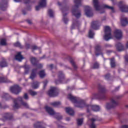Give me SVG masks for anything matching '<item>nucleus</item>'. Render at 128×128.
Masks as SVG:
<instances>
[{"label": "nucleus", "mask_w": 128, "mask_h": 128, "mask_svg": "<svg viewBox=\"0 0 128 128\" xmlns=\"http://www.w3.org/2000/svg\"><path fill=\"white\" fill-rule=\"evenodd\" d=\"M68 98L70 100L73 104H74L76 108H86L87 112H90V108L94 110V112H100V108L97 105H90L86 104L84 100L80 99V98L72 96V94H70L68 96Z\"/></svg>", "instance_id": "nucleus-1"}, {"label": "nucleus", "mask_w": 128, "mask_h": 128, "mask_svg": "<svg viewBox=\"0 0 128 128\" xmlns=\"http://www.w3.org/2000/svg\"><path fill=\"white\" fill-rule=\"evenodd\" d=\"M74 4H75V5L72 6V14L76 18H80L82 14L80 10H78V8L82 6V0H74Z\"/></svg>", "instance_id": "nucleus-2"}, {"label": "nucleus", "mask_w": 128, "mask_h": 128, "mask_svg": "<svg viewBox=\"0 0 128 128\" xmlns=\"http://www.w3.org/2000/svg\"><path fill=\"white\" fill-rule=\"evenodd\" d=\"M98 93L94 94V98L98 100H106V87L99 84L98 86Z\"/></svg>", "instance_id": "nucleus-3"}, {"label": "nucleus", "mask_w": 128, "mask_h": 128, "mask_svg": "<svg viewBox=\"0 0 128 128\" xmlns=\"http://www.w3.org/2000/svg\"><path fill=\"white\" fill-rule=\"evenodd\" d=\"M20 102L22 104V106H23L26 108H29L28 103L22 100V97H18V98L14 100V108H16V110L20 108Z\"/></svg>", "instance_id": "nucleus-4"}, {"label": "nucleus", "mask_w": 128, "mask_h": 128, "mask_svg": "<svg viewBox=\"0 0 128 128\" xmlns=\"http://www.w3.org/2000/svg\"><path fill=\"white\" fill-rule=\"evenodd\" d=\"M45 110L50 116H54V118H56L57 120H60L62 118V116H60L59 113H56L52 108L49 107L48 106H46L45 107Z\"/></svg>", "instance_id": "nucleus-5"}, {"label": "nucleus", "mask_w": 128, "mask_h": 128, "mask_svg": "<svg viewBox=\"0 0 128 128\" xmlns=\"http://www.w3.org/2000/svg\"><path fill=\"white\" fill-rule=\"evenodd\" d=\"M120 98V96H115L110 99V103H108L106 105V108L107 110H110L116 108V106L118 105V102L116 101V100Z\"/></svg>", "instance_id": "nucleus-6"}, {"label": "nucleus", "mask_w": 128, "mask_h": 128, "mask_svg": "<svg viewBox=\"0 0 128 128\" xmlns=\"http://www.w3.org/2000/svg\"><path fill=\"white\" fill-rule=\"evenodd\" d=\"M70 80H66L64 78V74L62 72L60 71L58 74V80H55V84H67L68 81Z\"/></svg>", "instance_id": "nucleus-7"}, {"label": "nucleus", "mask_w": 128, "mask_h": 128, "mask_svg": "<svg viewBox=\"0 0 128 128\" xmlns=\"http://www.w3.org/2000/svg\"><path fill=\"white\" fill-rule=\"evenodd\" d=\"M104 38L105 40H108L112 38V29L108 26H106L104 27Z\"/></svg>", "instance_id": "nucleus-8"}, {"label": "nucleus", "mask_w": 128, "mask_h": 128, "mask_svg": "<svg viewBox=\"0 0 128 128\" xmlns=\"http://www.w3.org/2000/svg\"><path fill=\"white\" fill-rule=\"evenodd\" d=\"M10 92L14 94H18L22 92V88L18 85H14L10 88Z\"/></svg>", "instance_id": "nucleus-9"}, {"label": "nucleus", "mask_w": 128, "mask_h": 128, "mask_svg": "<svg viewBox=\"0 0 128 128\" xmlns=\"http://www.w3.org/2000/svg\"><path fill=\"white\" fill-rule=\"evenodd\" d=\"M58 94V88L56 87H52L48 92V95L51 98H54V96H56Z\"/></svg>", "instance_id": "nucleus-10"}, {"label": "nucleus", "mask_w": 128, "mask_h": 128, "mask_svg": "<svg viewBox=\"0 0 128 128\" xmlns=\"http://www.w3.org/2000/svg\"><path fill=\"white\" fill-rule=\"evenodd\" d=\"M118 6L122 12H128V6L124 4V2L120 1L118 4Z\"/></svg>", "instance_id": "nucleus-11"}, {"label": "nucleus", "mask_w": 128, "mask_h": 128, "mask_svg": "<svg viewBox=\"0 0 128 128\" xmlns=\"http://www.w3.org/2000/svg\"><path fill=\"white\" fill-rule=\"evenodd\" d=\"M85 8V14L86 16L90 18L94 16V13L92 12V8L89 6H84Z\"/></svg>", "instance_id": "nucleus-12"}, {"label": "nucleus", "mask_w": 128, "mask_h": 128, "mask_svg": "<svg viewBox=\"0 0 128 128\" xmlns=\"http://www.w3.org/2000/svg\"><path fill=\"white\" fill-rule=\"evenodd\" d=\"M38 4L36 6V10H40L41 8H46V0H40Z\"/></svg>", "instance_id": "nucleus-13"}, {"label": "nucleus", "mask_w": 128, "mask_h": 128, "mask_svg": "<svg viewBox=\"0 0 128 128\" xmlns=\"http://www.w3.org/2000/svg\"><path fill=\"white\" fill-rule=\"evenodd\" d=\"M61 10L62 11V12L63 14V21L64 24H68V19L66 18V16L68 15V14L65 13L64 14V12H66V10H68V6H65L63 8L61 9Z\"/></svg>", "instance_id": "nucleus-14"}, {"label": "nucleus", "mask_w": 128, "mask_h": 128, "mask_svg": "<svg viewBox=\"0 0 128 128\" xmlns=\"http://www.w3.org/2000/svg\"><path fill=\"white\" fill-rule=\"evenodd\" d=\"M8 8V0H2L0 3V10H6Z\"/></svg>", "instance_id": "nucleus-15"}, {"label": "nucleus", "mask_w": 128, "mask_h": 128, "mask_svg": "<svg viewBox=\"0 0 128 128\" xmlns=\"http://www.w3.org/2000/svg\"><path fill=\"white\" fill-rule=\"evenodd\" d=\"M95 54L97 56H102V47L100 45H97L95 47Z\"/></svg>", "instance_id": "nucleus-16"}, {"label": "nucleus", "mask_w": 128, "mask_h": 128, "mask_svg": "<svg viewBox=\"0 0 128 128\" xmlns=\"http://www.w3.org/2000/svg\"><path fill=\"white\" fill-rule=\"evenodd\" d=\"M114 34L116 40H120L122 38V30H115L114 32Z\"/></svg>", "instance_id": "nucleus-17"}, {"label": "nucleus", "mask_w": 128, "mask_h": 128, "mask_svg": "<svg viewBox=\"0 0 128 128\" xmlns=\"http://www.w3.org/2000/svg\"><path fill=\"white\" fill-rule=\"evenodd\" d=\"M80 26V22L78 20H73L71 30H74L76 28H78Z\"/></svg>", "instance_id": "nucleus-18"}, {"label": "nucleus", "mask_w": 128, "mask_h": 128, "mask_svg": "<svg viewBox=\"0 0 128 128\" xmlns=\"http://www.w3.org/2000/svg\"><path fill=\"white\" fill-rule=\"evenodd\" d=\"M91 28L94 30H99L100 22L98 21H93L91 24Z\"/></svg>", "instance_id": "nucleus-19"}, {"label": "nucleus", "mask_w": 128, "mask_h": 128, "mask_svg": "<svg viewBox=\"0 0 128 128\" xmlns=\"http://www.w3.org/2000/svg\"><path fill=\"white\" fill-rule=\"evenodd\" d=\"M93 4L96 10H100V6L98 4V0H93Z\"/></svg>", "instance_id": "nucleus-20"}, {"label": "nucleus", "mask_w": 128, "mask_h": 128, "mask_svg": "<svg viewBox=\"0 0 128 128\" xmlns=\"http://www.w3.org/2000/svg\"><path fill=\"white\" fill-rule=\"evenodd\" d=\"M66 112L68 114H70V116H74V111L72 108H66Z\"/></svg>", "instance_id": "nucleus-21"}, {"label": "nucleus", "mask_w": 128, "mask_h": 128, "mask_svg": "<svg viewBox=\"0 0 128 128\" xmlns=\"http://www.w3.org/2000/svg\"><path fill=\"white\" fill-rule=\"evenodd\" d=\"M116 48L118 52H122V50H124V48L122 44L120 42H118L116 45Z\"/></svg>", "instance_id": "nucleus-22"}, {"label": "nucleus", "mask_w": 128, "mask_h": 128, "mask_svg": "<svg viewBox=\"0 0 128 128\" xmlns=\"http://www.w3.org/2000/svg\"><path fill=\"white\" fill-rule=\"evenodd\" d=\"M38 70V68L32 69V72L31 73V74L30 76V78L31 80H34L36 76V72Z\"/></svg>", "instance_id": "nucleus-23"}, {"label": "nucleus", "mask_w": 128, "mask_h": 128, "mask_svg": "<svg viewBox=\"0 0 128 128\" xmlns=\"http://www.w3.org/2000/svg\"><path fill=\"white\" fill-rule=\"evenodd\" d=\"M15 58L16 60H18V62H22V60H24V57L22 56V52H18L15 56Z\"/></svg>", "instance_id": "nucleus-24"}, {"label": "nucleus", "mask_w": 128, "mask_h": 128, "mask_svg": "<svg viewBox=\"0 0 128 128\" xmlns=\"http://www.w3.org/2000/svg\"><path fill=\"white\" fill-rule=\"evenodd\" d=\"M14 118V116H12V114L10 113H6L4 116V118H6V120H12Z\"/></svg>", "instance_id": "nucleus-25"}, {"label": "nucleus", "mask_w": 128, "mask_h": 128, "mask_svg": "<svg viewBox=\"0 0 128 128\" xmlns=\"http://www.w3.org/2000/svg\"><path fill=\"white\" fill-rule=\"evenodd\" d=\"M30 62L32 66H38V60L34 57L31 58L30 59Z\"/></svg>", "instance_id": "nucleus-26"}, {"label": "nucleus", "mask_w": 128, "mask_h": 128, "mask_svg": "<svg viewBox=\"0 0 128 128\" xmlns=\"http://www.w3.org/2000/svg\"><path fill=\"white\" fill-rule=\"evenodd\" d=\"M102 8H107V10H111L112 12H114V8L113 6H110L106 4H103Z\"/></svg>", "instance_id": "nucleus-27"}, {"label": "nucleus", "mask_w": 128, "mask_h": 128, "mask_svg": "<svg viewBox=\"0 0 128 128\" xmlns=\"http://www.w3.org/2000/svg\"><path fill=\"white\" fill-rule=\"evenodd\" d=\"M4 82H10L6 77L0 76V84Z\"/></svg>", "instance_id": "nucleus-28"}, {"label": "nucleus", "mask_w": 128, "mask_h": 128, "mask_svg": "<svg viewBox=\"0 0 128 128\" xmlns=\"http://www.w3.org/2000/svg\"><path fill=\"white\" fill-rule=\"evenodd\" d=\"M90 120L91 122V124L90 125V128H96V124H94V122L96 120V119L92 118Z\"/></svg>", "instance_id": "nucleus-29"}, {"label": "nucleus", "mask_w": 128, "mask_h": 128, "mask_svg": "<svg viewBox=\"0 0 128 128\" xmlns=\"http://www.w3.org/2000/svg\"><path fill=\"white\" fill-rule=\"evenodd\" d=\"M38 86H40V83L37 81L33 82L32 84V88L34 90H36V88H38Z\"/></svg>", "instance_id": "nucleus-30"}, {"label": "nucleus", "mask_w": 128, "mask_h": 128, "mask_svg": "<svg viewBox=\"0 0 128 128\" xmlns=\"http://www.w3.org/2000/svg\"><path fill=\"white\" fill-rule=\"evenodd\" d=\"M8 66V63L6 60H3L0 62V68H6Z\"/></svg>", "instance_id": "nucleus-31"}, {"label": "nucleus", "mask_w": 128, "mask_h": 128, "mask_svg": "<svg viewBox=\"0 0 128 128\" xmlns=\"http://www.w3.org/2000/svg\"><path fill=\"white\" fill-rule=\"evenodd\" d=\"M110 64L111 66V68H114L116 67V61L114 60V58H112L110 59Z\"/></svg>", "instance_id": "nucleus-32"}, {"label": "nucleus", "mask_w": 128, "mask_h": 128, "mask_svg": "<svg viewBox=\"0 0 128 128\" xmlns=\"http://www.w3.org/2000/svg\"><path fill=\"white\" fill-rule=\"evenodd\" d=\"M50 104H51V106H53L58 108L62 104V103H60V102H55L50 103Z\"/></svg>", "instance_id": "nucleus-33"}, {"label": "nucleus", "mask_w": 128, "mask_h": 128, "mask_svg": "<svg viewBox=\"0 0 128 128\" xmlns=\"http://www.w3.org/2000/svg\"><path fill=\"white\" fill-rule=\"evenodd\" d=\"M34 128H45L44 127L42 126V124L40 122H37L34 125Z\"/></svg>", "instance_id": "nucleus-34"}, {"label": "nucleus", "mask_w": 128, "mask_h": 128, "mask_svg": "<svg viewBox=\"0 0 128 128\" xmlns=\"http://www.w3.org/2000/svg\"><path fill=\"white\" fill-rule=\"evenodd\" d=\"M2 98H5L6 100H8V99L10 98V96L8 94L4 93V96H2Z\"/></svg>", "instance_id": "nucleus-35"}, {"label": "nucleus", "mask_w": 128, "mask_h": 128, "mask_svg": "<svg viewBox=\"0 0 128 128\" xmlns=\"http://www.w3.org/2000/svg\"><path fill=\"white\" fill-rule=\"evenodd\" d=\"M70 62L71 64L72 65V66H73L75 70H76V68H78V66L76 64V63L74 62V60L72 58H70Z\"/></svg>", "instance_id": "nucleus-36"}, {"label": "nucleus", "mask_w": 128, "mask_h": 128, "mask_svg": "<svg viewBox=\"0 0 128 128\" xmlns=\"http://www.w3.org/2000/svg\"><path fill=\"white\" fill-rule=\"evenodd\" d=\"M39 76L41 78H44L46 76V74H44V70H40L39 72Z\"/></svg>", "instance_id": "nucleus-37"}, {"label": "nucleus", "mask_w": 128, "mask_h": 128, "mask_svg": "<svg viewBox=\"0 0 128 128\" xmlns=\"http://www.w3.org/2000/svg\"><path fill=\"white\" fill-rule=\"evenodd\" d=\"M24 68H25L24 74H28V72H30V66H24Z\"/></svg>", "instance_id": "nucleus-38"}, {"label": "nucleus", "mask_w": 128, "mask_h": 128, "mask_svg": "<svg viewBox=\"0 0 128 128\" xmlns=\"http://www.w3.org/2000/svg\"><path fill=\"white\" fill-rule=\"evenodd\" d=\"M48 14L50 18H54V11L52 9H49L48 10Z\"/></svg>", "instance_id": "nucleus-39"}, {"label": "nucleus", "mask_w": 128, "mask_h": 128, "mask_svg": "<svg viewBox=\"0 0 128 128\" xmlns=\"http://www.w3.org/2000/svg\"><path fill=\"white\" fill-rule=\"evenodd\" d=\"M0 44V46H6V39H1Z\"/></svg>", "instance_id": "nucleus-40"}, {"label": "nucleus", "mask_w": 128, "mask_h": 128, "mask_svg": "<svg viewBox=\"0 0 128 128\" xmlns=\"http://www.w3.org/2000/svg\"><path fill=\"white\" fill-rule=\"evenodd\" d=\"M83 122H84V118H82L77 119L78 126H82V124Z\"/></svg>", "instance_id": "nucleus-41"}, {"label": "nucleus", "mask_w": 128, "mask_h": 128, "mask_svg": "<svg viewBox=\"0 0 128 128\" xmlns=\"http://www.w3.org/2000/svg\"><path fill=\"white\" fill-rule=\"evenodd\" d=\"M14 46H16L17 48H22V44L18 42H16L14 43Z\"/></svg>", "instance_id": "nucleus-42"}, {"label": "nucleus", "mask_w": 128, "mask_h": 128, "mask_svg": "<svg viewBox=\"0 0 128 128\" xmlns=\"http://www.w3.org/2000/svg\"><path fill=\"white\" fill-rule=\"evenodd\" d=\"M32 52H34V50H39V52H40V48L38 47V46L36 45H34L32 46Z\"/></svg>", "instance_id": "nucleus-43"}, {"label": "nucleus", "mask_w": 128, "mask_h": 128, "mask_svg": "<svg viewBox=\"0 0 128 128\" xmlns=\"http://www.w3.org/2000/svg\"><path fill=\"white\" fill-rule=\"evenodd\" d=\"M94 34L92 32V30H90L88 32L89 38H94Z\"/></svg>", "instance_id": "nucleus-44"}, {"label": "nucleus", "mask_w": 128, "mask_h": 128, "mask_svg": "<svg viewBox=\"0 0 128 128\" xmlns=\"http://www.w3.org/2000/svg\"><path fill=\"white\" fill-rule=\"evenodd\" d=\"M29 92H30V94L31 96H36V94H38V92H36L34 91H32V90H30L29 91Z\"/></svg>", "instance_id": "nucleus-45"}, {"label": "nucleus", "mask_w": 128, "mask_h": 128, "mask_svg": "<svg viewBox=\"0 0 128 128\" xmlns=\"http://www.w3.org/2000/svg\"><path fill=\"white\" fill-rule=\"evenodd\" d=\"M100 68V64L98 62H96L94 64L93 68Z\"/></svg>", "instance_id": "nucleus-46"}, {"label": "nucleus", "mask_w": 128, "mask_h": 128, "mask_svg": "<svg viewBox=\"0 0 128 128\" xmlns=\"http://www.w3.org/2000/svg\"><path fill=\"white\" fill-rule=\"evenodd\" d=\"M30 2H35V1L30 2V0H24V4H30Z\"/></svg>", "instance_id": "nucleus-47"}, {"label": "nucleus", "mask_w": 128, "mask_h": 128, "mask_svg": "<svg viewBox=\"0 0 128 128\" xmlns=\"http://www.w3.org/2000/svg\"><path fill=\"white\" fill-rule=\"evenodd\" d=\"M34 66H37L38 68H42V64H38V62L37 65H35Z\"/></svg>", "instance_id": "nucleus-48"}, {"label": "nucleus", "mask_w": 128, "mask_h": 128, "mask_svg": "<svg viewBox=\"0 0 128 128\" xmlns=\"http://www.w3.org/2000/svg\"><path fill=\"white\" fill-rule=\"evenodd\" d=\"M48 80H46L43 82L44 88H46V85L48 84Z\"/></svg>", "instance_id": "nucleus-49"}, {"label": "nucleus", "mask_w": 128, "mask_h": 128, "mask_svg": "<svg viewBox=\"0 0 128 128\" xmlns=\"http://www.w3.org/2000/svg\"><path fill=\"white\" fill-rule=\"evenodd\" d=\"M110 74H108L105 76V78L106 80H110Z\"/></svg>", "instance_id": "nucleus-50"}, {"label": "nucleus", "mask_w": 128, "mask_h": 128, "mask_svg": "<svg viewBox=\"0 0 128 128\" xmlns=\"http://www.w3.org/2000/svg\"><path fill=\"white\" fill-rule=\"evenodd\" d=\"M25 48L26 50H29V48H30V45L28 44H26L25 45Z\"/></svg>", "instance_id": "nucleus-51"}, {"label": "nucleus", "mask_w": 128, "mask_h": 128, "mask_svg": "<svg viewBox=\"0 0 128 128\" xmlns=\"http://www.w3.org/2000/svg\"><path fill=\"white\" fill-rule=\"evenodd\" d=\"M24 100H28V94L25 93L24 94Z\"/></svg>", "instance_id": "nucleus-52"}, {"label": "nucleus", "mask_w": 128, "mask_h": 128, "mask_svg": "<svg viewBox=\"0 0 128 128\" xmlns=\"http://www.w3.org/2000/svg\"><path fill=\"white\" fill-rule=\"evenodd\" d=\"M8 108V106H2V103L0 102V108Z\"/></svg>", "instance_id": "nucleus-53"}, {"label": "nucleus", "mask_w": 128, "mask_h": 128, "mask_svg": "<svg viewBox=\"0 0 128 128\" xmlns=\"http://www.w3.org/2000/svg\"><path fill=\"white\" fill-rule=\"evenodd\" d=\"M120 88V86H118V87H116L115 88L114 92H118V90Z\"/></svg>", "instance_id": "nucleus-54"}, {"label": "nucleus", "mask_w": 128, "mask_h": 128, "mask_svg": "<svg viewBox=\"0 0 128 128\" xmlns=\"http://www.w3.org/2000/svg\"><path fill=\"white\" fill-rule=\"evenodd\" d=\"M106 48H112V45L110 44H105Z\"/></svg>", "instance_id": "nucleus-55"}, {"label": "nucleus", "mask_w": 128, "mask_h": 128, "mask_svg": "<svg viewBox=\"0 0 128 128\" xmlns=\"http://www.w3.org/2000/svg\"><path fill=\"white\" fill-rule=\"evenodd\" d=\"M124 59L126 60V62H128V55H126V56H124Z\"/></svg>", "instance_id": "nucleus-56"}, {"label": "nucleus", "mask_w": 128, "mask_h": 128, "mask_svg": "<svg viewBox=\"0 0 128 128\" xmlns=\"http://www.w3.org/2000/svg\"><path fill=\"white\" fill-rule=\"evenodd\" d=\"M26 21L28 22V24H32V20H26Z\"/></svg>", "instance_id": "nucleus-57"}, {"label": "nucleus", "mask_w": 128, "mask_h": 128, "mask_svg": "<svg viewBox=\"0 0 128 128\" xmlns=\"http://www.w3.org/2000/svg\"><path fill=\"white\" fill-rule=\"evenodd\" d=\"M121 128H128V125H123L122 126Z\"/></svg>", "instance_id": "nucleus-58"}, {"label": "nucleus", "mask_w": 128, "mask_h": 128, "mask_svg": "<svg viewBox=\"0 0 128 128\" xmlns=\"http://www.w3.org/2000/svg\"><path fill=\"white\" fill-rule=\"evenodd\" d=\"M22 12L23 14H24V16H25V14H26V12L24 10H22Z\"/></svg>", "instance_id": "nucleus-59"}, {"label": "nucleus", "mask_w": 128, "mask_h": 128, "mask_svg": "<svg viewBox=\"0 0 128 128\" xmlns=\"http://www.w3.org/2000/svg\"><path fill=\"white\" fill-rule=\"evenodd\" d=\"M50 68H54V64H51L49 66Z\"/></svg>", "instance_id": "nucleus-60"}, {"label": "nucleus", "mask_w": 128, "mask_h": 128, "mask_svg": "<svg viewBox=\"0 0 128 128\" xmlns=\"http://www.w3.org/2000/svg\"><path fill=\"white\" fill-rule=\"evenodd\" d=\"M46 58V56L44 55L42 57H40V60H44Z\"/></svg>", "instance_id": "nucleus-61"}, {"label": "nucleus", "mask_w": 128, "mask_h": 128, "mask_svg": "<svg viewBox=\"0 0 128 128\" xmlns=\"http://www.w3.org/2000/svg\"><path fill=\"white\" fill-rule=\"evenodd\" d=\"M66 120H67V122H68V120H70V117H67L66 118Z\"/></svg>", "instance_id": "nucleus-62"}, {"label": "nucleus", "mask_w": 128, "mask_h": 128, "mask_svg": "<svg viewBox=\"0 0 128 128\" xmlns=\"http://www.w3.org/2000/svg\"><path fill=\"white\" fill-rule=\"evenodd\" d=\"M14 0L16 2H22V0Z\"/></svg>", "instance_id": "nucleus-63"}, {"label": "nucleus", "mask_w": 128, "mask_h": 128, "mask_svg": "<svg viewBox=\"0 0 128 128\" xmlns=\"http://www.w3.org/2000/svg\"><path fill=\"white\" fill-rule=\"evenodd\" d=\"M58 6H60L62 4V3L58 2Z\"/></svg>", "instance_id": "nucleus-64"}]
</instances>
